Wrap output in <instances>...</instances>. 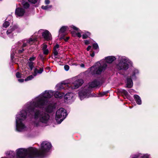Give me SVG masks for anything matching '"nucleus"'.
<instances>
[{
    "label": "nucleus",
    "instance_id": "ddd939ff",
    "mask_svg": "<svg viewBox=\"0 0 158 158\" xmlns=\"http://www.w3.org/2000/svg\"><path fill=\"white\" fill-rule=\"evenodd\" d=\"M116 59V58L113 56H110L106 57L105 59L106 62L108 63H111Z\"/></svg>",
    "mask_w": 158,
    "mask_h": 158
},
{
    "label": "nucleus",
    "instance_id": "20e7f679",
    "mask_svg": "<svg viewBox=\"0 0 158 158\" xmlns=\"http://www.w3.org/2000/svg\"><path fill=\"white\" fill-rule=\"evenodd\" d=\"M118 63L117 65V68L119 70H126L129 66L132 64V62L125 56H119L118 60Z\"/></svg>",
    "mask_w": 158,
    "mask_h": 158
},
{
    "label": "nucleus",
    "instance_id": "7c9ffc66",
    "mask_svg": "<svg viewBox=\"0 0 158 158\" xmlns=\"http://www.w3.org/2000/svg\"><path fill=\"white\" fill-rule=\"evenodd\" d=\"M18 44H23V46H22V47H26L27 45V43H23V41H21V42H18Z\"/></svg>",
    "mask_w": 158,
    "mask_h": 158
},
{
    "label": "nucleus",
    "instance_id": "9b49d317",
    "mask_svg": "<svg viewBox=\"0 0 158 158\" xmlns=\"http://www.w3.org/2000/svg\"><path fill=\"white\" fill-rule=\"evenodd\" d=\"M25 11L24 10L21 8H18L15 10V14L18 16H22L24 15Z\"/></svg>",
    "mask_w": 158,
    "mask_h": 158
},
{
    "label": "nucleus",
    "instance_id": "4468645a",
    "mask_svg": "<svg viewBox=\"0 0 158 158\" xmlns=\"http://www.w3.org/2000/svg\"><path fill=\"white\" fill-rule=\"evenodd\" d=\"M148 155L147 154H145L143 155L141 154H138L132 156V158H148Z\"/></svg>",
    "mask_w": 158,
    "mask_h": 158
},
{
    "label": "nucleus",
    "instance_id": "3c124183",
    "mask_svg": "<svg viewBox=\"0 0 158 158\" xmlns=\"http://www.w3.org/2000/svg\"><path fill=\"white\" fill-rule=\"evenodd\" d=\"M9 17H10V18H11V16H9Z\"/></svg>",
    "mask_w": 158,
    "mask_h": 158
},
{
    "label": "nucleus",
    "instance_id": "37998d69",
    "mask_svg": "<svg viewBox=\"0 0 158 158\" xmlns=\"http://www.w3.org/2000/svg\"><path fill=\"white\" fill-rule=\"evenodd\" d=\"M91 48V46H88V47H87V51H89L90 50Z\"/></svg>",
    "mask_w": 158,
    "mask_h": 158
},
{
    "label": "nucleus",
    "instance_id": "dca6fc26",
    "mask_svg": "<svg viewBox=\"0 0 158 158\" xmlns=\"http://www.w3.org/2000/svg\"><path fill=\"white\" fill-rule=\"evenodd\" d=\"M134 98L136 103L138 105H141L142 103L141 98L140 97L137 95H135Z\"/></svg>",
    "mask_w": 158,
    "mask_h": 158
},
{
    "label": "nucleus",
    "instance_id": "c03bdc74",
    "mask_svg": "<svg viewBox=\"0 0 158 158\" xmlns=\"http://www.w3.org/2000/svg\"><path fill=\"white\" fill-rule=\"evenodd\" d=\"M80 66L82 68H84L85 67V65L83 64H80Z\"/></svg>",
    "mask_w": 158,
    "mask_h": 158
},
{
    "label": "nucleus",
    "instance_id": "7ed1b4c3",
    "mask_svg": "<svg viewBox=\"0 0 158 158\" xmlns=\"http://www.w3.org/2000/svg\"><path fill=\"white\" fill-rule=\"evenodd\" d=\"M33 117L35 120L33 125L35 127L46 125L49 120V116L48 114L40 110L36 111Z\"/></svg>",
    "mask_w": 158,
    "mask_h": 158
},
{
    "label": "nucleus",
    "instance_id": "f704fd0d",
    "mask_svg": "<svg viewBox=\"0 0 158 158\" xmlns=\"http://www.w3.org/2000/svg\"><path fill=\"white\" fill-rule=\"evenodd\" d=\"M107 92H103L100 94V96H102L107 94Z\"/></svg>",
    "mask_w": 158,
    "mask_h": 158
},
{
    "label": "nucleus",
    "instance_id": "c756f323",
    "mask_svg": "<svg viewBox=\"0 0 158 158\" xmlns=\"http://www.w3.org/2000/svg\"><path fill=\"white\" fill-rule=\"evenodd\" d=\"M93 47L95 49H97L98 48V46L97 43H95L93 44Z\"/></svg>",
    "mask_w": 158,
    "mask_h": 158
},
{
    "label": "nucleus",
    "instance_id": "a19ab883",
    "mask_svg": "<svg viewBox=\"0 0 158 158\" xmlns=\"http://www.w3.org/2000/svg\"><path fill=\"white\" fill-rule=\"evenodd\" d=\"M85 43L86 44H89V42L88 40H85Z\"/></svg>",
    "mask_w": 158,
    "mask_h": 158
},
{
    "label": "nucleus",
    "instance_id": "bb28decb",
    "mask_svg": "<svg viewBox=\"0 0 158 158\" xmlns=\"http://www.w3.org/2000/svg\"><path fill=\"white\" fill-rule=\"evenodd\" d=\"M35 76H34L33 74V75H30L25 79V81H27L30 80L32 79Z\"/></svg>",
    "mask_w": 158,
    "mask_h": 158
},
{
    "label": "nucleus",
    "instance_id": "58836bf2",
    "mask_svg": "<svg viewBox=\"0 0 158 158\" xmlns=\"http://www.w3.org/2000/svg\"><path fill=\"white\" fill-rule=\"evenodd\" d=\"M50 3V1L49 0H45V3L46 5H48Z\"/></svg>",
    "mask_w": 158,
    "mask_h": 158
},
{
    "label": "nucleus",
    "instance_id": "473e14b6",
    "mask_svg": "<svg viewBox=\"0 0 158 158\" xmlns=\"http://www.w3.org/2000/svg\"><path fill=\"white\" fill-rule=\"evenodd\" d=\"M28 1L33 3H35L38 0H28Z\"/></svg>",
    "mask_w": 158,
    "mask_h": 158
},
{
    "label": "nucleus",
    "instance_id": "09e8293b",
    "mask_svg": "<svg viewBox=\"0 0 158 158\" xmlns=\"http://www.w3.org/2000/svg\"><path fill=\"white\" fill-rule=\"evenodd\" d=\"M69 37H67L66 38V39H65L64 40L65 41H67L68 39H69Z\"/></svg>",
    "mask_w": 158,
    "mask_h": 158
},
{
    "label": "nucleus",
    "instance_id": "f8f14e48",
    "mask_svg": "<svg viewBox=\"0 0 158 158\" xmlns=\"http://www.w3.org/2000/svg\"><path fill=\"white\" fill-rule=\"evenodd\" d=\"M74 96V94L72 93H69L66 94L64 98L65 100H71Z\"/></svg>",
    "mask_w": 158,
    "mask_h": 158
},
{
    "label": "nucleus",
    "instance_id": "f03ea898",
    "mask_svg": "<svg viewBox=\"0 0 158 158\" xmlns=\"http://www.w3.org/2000/svg\"><path fill=\"white\" fill-rule=\"evenodd\" d=\"M51 143L48 141H43L41 144L40 150L34 148H30L27 149L20 148L16 150V154L15 155L12 151L7 152L6 155L11 158H33L40 157L48 152L52 148Z\"/></svg>",
    "mask_w": 158,
    "mask_h": 158
},
{
    "label": "nucleus",
    "instance_id": "5701e85b",
    "mask_svg": "<svg viewBox=\"0 0 158 158\" xmlns=\"http://www.w3.org/2000/svg\"><path fill=\"white\" fill-rule=\"evenodd\" d=\"M52 7V5H47V6H42V8L45 10H50Z\"/></svg>",
    "mask_w": 158,
    "mask_h": 158
},
{
    "label": "nucleus",
    "instance_id": "a211bd4d",
    "mask_svg": "<svg viewBox=\"0 0 158 158\" xmlns=\"http://www.w3.org/2000/svg\"><path fill=\"white\" fill-rule=\"evenodd\" d=\"M47 46L46 44H44L42 48L43 53L44 54L47 55L49 52V51L47 48Z\"/></svg>",
    "mask_w": 158,
    "mask_h": 158
},
{
    "label": "nucleus",
    "instance_id": "423d86ee",
    "mask_svg": "<svg viewBox=\"0 0 158 158\" xmlns=\"http://www.w3.org/2000/svg\"><path fill=\"white\" fill-rule=\"evenodd\" d=\"M107 66V65L106 64H102L100 63H97L95 65L90 68V72L92 74H100L105 69Z\"/></svg>",
    "mask_w": 158,
    "mask_h": 158
},
{
    "label": "nucleus",
    "instance_id": "c85d7f7f",
    "mask_svg": "<svg viewBox=\"0 0 158 158\" xmlns=\"http://www.w3.org/2000/svg\"><path fill=\"white\" fill-rule=\"evenodd\" d=\"M36 38H31L29 40L27 41V43H29V44H32V42H34L36 40Z\"/></svg>",
    "mask_w": 158,
    "mask_h": 158
},
{
    "label": "nucleus",
    "instance_id": "72a5a7b5",
    "mask_svg": "<svg viewBox=\"0 0 158 158\" xmlns=\"http://www.w3.org/2000/svg\"><path fill=\"white\" fill-rule=\"evenodd\" d=\"M64 68L65 70L66 71H68L69 69V66L67 65H65L64 66Z\"/></svg>",
    "mask_w": 158,
    "mask_h": 158
},
{
    "label": "nucleus",
    "instance_id": "2eb2a0df",
    "mask_svg": "<svg viewBox=\"0 0 158 158\" xmlns=\"http://www.w3.org/2000/svg\"><path fill=\"white\" fill-rule=\"evenodd\" d=\"M100 85V82L97 81H95L90 84L89 86L91 88H94Z\"/></svg>",
    "mask_w": 158,
    "mask_h": 158
},
{
    "label": "nucleus",
    "instance_id": "39448f33",
    "mask_svg": "<svg viewBox=\"0 0 158 158\" xmlns=\"http://www.w3.org/2000/svg\"><path fill=\"white\" fill-rule=\"evenodd\" d=\"M67 29L71 31V33L73 36H75L77 35L79 38L81 37L82 32H78L79 31V29L73 25L71 26L69 28L67 26H63L60 29L59 33H63Z\"/></svg>",
    "mask_w": 158,
    "mask_h": 158
},
{
    "label": "nucleus",
    "instance_id": "393cba45",
    "mask_svg": "<svg viewBox=\"0 0 158 158\" xmlns=\"http://www.w3.org/2000/svg\"><path fill=\"white\" fill-rule=\"evenodd\" d=\"M90 34L89 32H87L83 35L82 38L84 39L87 38L90 35Z\"/></svg>",
    "mask_w": 158,
    "mask_h": 158
},
{
    "label": "nucleus",
    "instance_id": "6e6552de",
    "mask_svg": "<svg viewBox=\"0 0 158 158\" xmlns=\"http://www.w3.org/2000/svg\"><path fill=\"white\" fill-rule=\"evenodd\" d=\"M83 83V81L82 79L75 78L73 79V82L71 85V88L72 89L78 88Z\"/></svg>",
    "mask_w": 158,
    "mask_h": 158
},
{
    "label": "nucleus",
    "instance_id": "412c9836",
    "mask_svg": "<svg viewBox=\"0 0 158 158\" xmlns=\"http://www.w3.org/2000/svg\"><path fill=\"white\" fill-rule=\"evenodd\" d=\"M17 28V26H14L13 27H10V29L7 31L6 32V33L7 35H8L10 33H11L12 31L15 30Z\"/></svg>",
    "mask_w": 158,
    "mask_h": 158
},
{
    "label": "nucleus",
    "instance_id": "b1692460",
    "mask_svg": "<svg viewBox=\"0 0 158 158\" xmlns=\"http://www.w3.org/2000/svg\"><path fill=\"white\" fill-rule=\"evenodd\" d=\"M28 66L31 70H32L34 67V63L33 62H28Z\"/></svg>",
    "mask_w": 158,
    "mask_h": 158
},
{
    "label": "nucleus",
    "instance_id": "4be33fe9",
    "mask_svg": "<svg viewBox=\"0 0 158 158\" xmlns=\"http://www.w3.org/2000/svg\"><path fill=\"white\" fill-rule=\"evenodd\" d=\"M66 83H64V81L62 82L60 84H58L56 85V87L58 89H60L63 88L64 85H65Z\"/></svg>",
    "mask_w": 158,
    "mask_h": 158
},
{
    "label": "nucleus",
    "instance_id": "8fccbe9b",
    "mask_svg": "<svg viewBox=\"0 0 158 158\" xmlns=\"http://www.w3.org/2000/svg\"><path fill=\"white\" fill-rule=\"evenodd\" d=\"M14 57V54L13 53H11V58Z\"/></svg>",
    "mask_w": 158,
    "mask_h": 158
},
{
    "label": "nucleus",
    "instance_id": "cd10ccee",
    "mask_svg": "<svg viewBox=\"0 0 158 158\" xmlns=\"http://www.w3.org/2000/svg\"><path fill=\"white\" fill-rule=\"evenodd\" d=\"M10 25L9 23L7 21H5L3 24V28H6L8 27Z\"/></svg>",
    "mask_w": 158,
    "mask_h": 158
},
{
    "label": "nucleus",
    "instance_id": "e433bc0d",
    "mask_svg": "<svg viewBox=\"0 0 158 158\" xmlns=\"http://www.w3.org/2000/svg\"><path fill=\"white\" fill-rule=\"evenodd\" d=\"M54 52V55L55 56L57 55L58 54V52L56 49H54V52Z\"/></svg>",
    "mask_w": 158,
    "mask_h": 158
},
{
    "label": "nucleus",
    "instance_id": "49530a36",
    "mask_svg": "<svg viewBox=\"0 0 158 158\" xmlns=\"http://www.w3.org/2000/svg\"><path fill=\"white\" fill-rule=\"evenodd\" d=\"M134 91L133 89H130L129 91V92L130 93H133V92H134Z\"/></svg>",
    "mask_w": 158,
    "mask_h": 158
},
{
    "label": "nucleus",
    "instance_id": "ea45409f",
    "mask_svg": "<svg viewBox=\"0 0 158 158\" xmlns=\"http://www.w3.org/2000/svg\"><path fill=\"white\" fill-rule=\"evenodd\" d=\"M59 47V45L58 44H56L55 46L54 47V49H56L57 48H58Z\"/></svg>",
    "mask_w": 158,
    "mask_h": 158
},
{
    "label": "nucleus",
    "instance_id": "603ef678",
    "mask_svg": "<svg viewBox=\"0 0 158 158\" xmlns=\"http://www.w3.org/2000/svg\"><path fill=\"white\" fill-rule=\"evenodd\" d=\"M35 35L36 34V33H35Z\"/></svg>",
    "mask_w": 158,
    "mask_h": 158
},
{
    "label": "nucleus",
    "instance_id": "1a4fd4ad",
    "mask_svg": "<svg viewBox=\"0 0 158 158\" xmlns=\"http://www.w3.org/2000/svg\"><path fill=\"white\" fill-rule=\"evenodd\" d=\"M90 90L85 89H83L79 92V96L81 100L85 98H88L89 96Z\"/></svg>",
    "mask_w": 158,
    "mask_h": 158
},
{
    "label": "nucleus",
    "instance_id": "a878e982",
    "mask_svg": "<svg viewBox=\"0 0 158 158\" xmlns=\"http://www.w3.org/2000/svg\"><path fill=\"white\" fill-rule=\"evenodd\" d=\"M22 4L23 7L25 8H27L29 6V4L27 2H22Z\"/></svg>",
    "mask_w": 158,
    "mask_h": 158
},
{
    "label": "nucleus",
    "instance_id": "6ab92c4d",
    "mask_svg": "<svg viewBox=\"0 0 158 158\" xmlns=\"http://www.w3.org/2000/svg\"><path fill=\"white\" fill-rule=\"evenodd\" d=\"M43 71V69L42 68H40L39 70H38L36 69H35L34 70L33 73L34 76H36L37 73L40 74L42 73Z\"/></svg>",
    "mask_w": 158,
    "mask_h": 158
},
{
    "label": "nucleus",
    "instance_id": "2f4dec72",
    "mask_svg": "<svg viewBox=\"0 0 158 158\" xmlns=\"http://www.w3.org/2000/svg\"><path fill=\"white\" fill-rule=\"evenodd\" d=\"M16 77L18 78H20L22 77V75L19 72H18L16 73Z\"/></svg>",
    "mask_w": 158,
    "mask_h": 158
},
{
    "label": "nucleus",
    "instance_id": "4c0bfd02",
    "mask_svg": "<svg viewBox=\"0 0 158 158\" xmlns=\"http://www.w3.org/2000/svg\"><path fill=\"white\" fill-rule=\"evenodd\" d=\"M122 92L126 95H127L128 94L127 92L125 90H123Z\"/></svg>",
    "mask_w": 158,
    "mask_h": 158
},
{
    "label": "nucleus",
    "instance_id": "79ce46f5",
    "mask_svg": "<svg viewBox=\"0 0 158 158\" xmlns=\"http://www.w3.org/2000/svg\"><path fill=\"white\" fill-rule=\"evenodd\" d=\"M24 79H19L18 80V81L20 82H22L24 81Z\"/></svg>",
    "mask_w": 158,
    "mask_h": 158
},
{
    "label": "nucleus",
    "instance_id": "a18cd8bd",
    "mask_svg": "<svg viewBox=\"0 0 158 158\" xmlns=\"http://www.w3.org/2000/svg\"><path fill=\"white\" fill-rule=\"evenodd\" d=\"M24 50L23 49L22 50H19V53H21L23 52L24 51Z\"/></svg>",
    "mask_w": 158,
    "mask_h": 158
},
{
    "label": "nucleus",
    "instance_id": "9d476101",
    "mask_svg": "<svg viewBox=\"0 0 158 158\" xmlns=\"http://www.w3.org/2000/svg\"><path fill=\"white\" fill-rule=\"evenodd\" d=\"M39 34H42L43 38L46 40H48L52 39L51 33L47 30H40L38 32Z\"/></svg>",
    "mask_w": 158,
    "mask_h": 158
},
{
    "label": "nucleus",
    "instance_id": "f3484780",
    "mask_svg": "<svg viewBox=\"0 0 158 158\" xmlns=\"http://www.w3.org/2000/svg\"><path fill=\"white\" fill-rule=\"evenodd\" d=\"M133 85L132 81L131 78H127L126 82V87L128 88H131Z\"/></svg>",
    "mask_w": 158,
    "mask_h": 158
},
{
    "label": "nucleus",
    "instance_id": "c9c22d12",
    "mask_svg": "<svg viewBox=\"0 0 158 158\" xmlns=\"http://www.w3.org/2000/svg\"><path fill=\"white\" fill-rule=\"evenodd\" d=\"M35 59V57H34L33 56L32 57H31L29 59V62H32V61H33Z\"/></svg>",
    "mask_w": 158,
    "mask_h": 158
},
{
    "label": "nucleus",
    "instance_id": "0eeeda50",
    "mask_svg": "<svg viewBox=\"0 0 158 158\" xmlns=\"http://www.w3.org/2000/svg\"><path fill=\"white\" fill-rule=\"evenodd\" d=\"M67 116L65 110L60 108L56 112L55 119L58 123L60 124L64 120Z\"/></svg>",
    "mask_w": 158,
    "mask_h": 158
},
{
    "label": "nucleus",
    "instance_id": "de8ad7c7",
    "mask_svg": "<svg viewBox=\"0 0 158 158\" xmlns=\"http://www.w3.org/2000/svg\"><path fill=\"white\" fill-rule=\"evenodd\" d=\"M90 56L92 57H94V53L93 52L91 54Z\"/></svg>",
    "mask_w": 158,
    "mask_h": 158
},
{
    "label": "nucleus",
    "instance_id": "aec40b11",
    "mask_svg": "<svg viewBox=\"0 0 158 158\" xmlns=\"http://www.w3.org/2000/svg\"><path fill=\"white\" fill-rule=\"evenodd\" d=\"M139 73V71L137 69H134L132 72V78L133 79H135L136 77V76Z\"/></svg>",
    "mask_w": 158,
    "mask_h": 158
},
{
    "label": "nucleus",
    "instance_id": "f257e3e1",
    "mask_svg": "<svg viewBox=\"0 0 158 158\" xmlns=\"http://www.w3.org/2000/svg\"><path fill=\"white\" fill-rule=\"evenodd\" d=\"M54 94L56 98H60L64 96V94L58 92H54L52 90L45 91L38 97L34 98L31 102H28L24 106V110H22L16 115V130L18 131H26L27 128L23 121L27 115L31 114L35 107L39 108L47 112H52L55 108L54 104L49 102L48 99Z\"/></svg>",
    "mask_w": 158,
    "mask_h": 158
}]
</instances>
